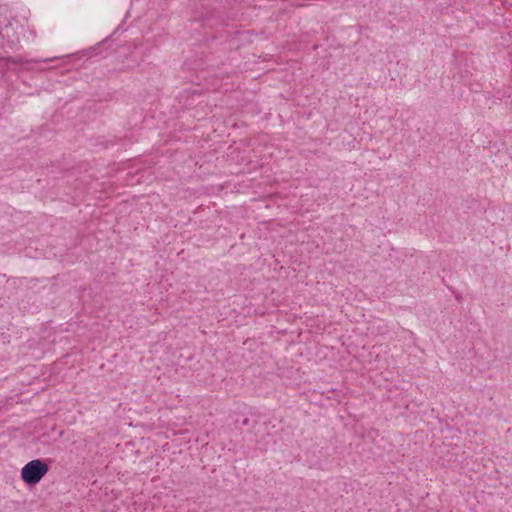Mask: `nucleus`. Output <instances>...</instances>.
<instances>
[{"instance_id":"1","label":"nucleus","mask_w":512,"mask_h":512,"mask_svg":"<svg viewBox=\"0 0 512 512\" xmlns=\"http://www.w3.org/2000/svg\"><path fill=\"white\" fill-rule=\"evenodd\" d=\"M49 466L40 459H34L26 463L20 472L21 480L28 486L37 485L48 473Z\"/></svg>"}]
</instances>
